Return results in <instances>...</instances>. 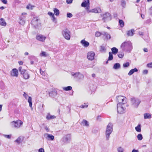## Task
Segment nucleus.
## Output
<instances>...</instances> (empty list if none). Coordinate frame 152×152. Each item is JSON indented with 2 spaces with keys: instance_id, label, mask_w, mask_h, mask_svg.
<instances>
[{
  "instance_id": "4468645a",
  "label": "nucleus",
  "mask_w": 152,
  "mask_h": 152,
  "mask_svg": "<svg viewBox=\"0 0 152 152\" xmlns=\"http://www.w3.org/2000/svg\"><path fill=\"white\" fill-rule=\"evenodd\" d=\"M71 135L70 134H68L65 136L64 137L63 139V141L64 142H68L71 140Z\"/></svg>"
},
{
  "instance_id": "4c0bfd02",
  "label": "nucleus",
  "mask_w": 152,
  "mask_h": 152,
  "mask_svg": "<svg viewBox=\"0 0 152 152\" xmlns=\"http://www.w3.org/2000/svg\"><path fill=\"white\" fill-rule=\"evenodd\" d=\"M124 149L121 147L120 146L117 148L118 152H124Z\"/></svg>"
},
{
  "instance_id": "e433bc0d",
  "label": "nucleus",
  "mask_w": 152,
  "mask_h": 152,
  "mask_svg": "<svg viewBox=\"0 0 152 152\" xmlns=\"http://www.w3.org/2000/svg\"><path fill=\"white\" fill-rule=\"evenodd\" d=\"M40 56H41L46 57L48 55L46 54L45 52L44 51H42L41 53L40 54Z\"/></svg>"
},
{
  "instance_id": "b1692460",
  "label": "nucleus",
  "mask_w": 152,
  "mask_h": 152,
  "mask_svg": "<svg viewBox=\"0 0 152 152\" xmlns=\"http://www.w3.org/2000/svg\"><path fill=\"white\" fill-rule=\"evenodd\" d=\"M81 124L84 126H89V124L88 122L85 120H83L81 122Z\"/></svg>"
},
{
  "instance_id": "393cba45",
  "label": "nucleus",
  "mask_w": 152,
  "mask_h": 152,
  "mask_svg": "<svg viewBox=\"0 0 152 152\" xmlns=\"http://www.w3.org/2000/svg\"><path fill=\"white\" fill-rule=\"evenodd\" d=\"M0 25L2 26H5L6 25V23L4 20L3 18H1L0 19Z\"/></svg>"
},
{
  "instance_id": "052dcab7",
  "label": "nucleus",
  "mask_w": 152,
  "mask_h": 152,
  "mask_svg": "<svg viewBox=\"0 0 152 152\" xmlns=\"http://www.w3.org/2000/svg\"><path fill=\"white\" fill-rule=\"evenodd\" d=\"M148 73V70H145L143 71V73L144 74H147Z\"/></svg>"
},
{
  "instance_id": "f257e3e1",
  "label": "nucleus",
  "mask_w": 152,
  "mask_h": 152,
  "mask_svg": "<svg viewBox=\"0 0 152 152\" xmlns=\"http://www.w3.org/2000/svg\"><path fill=\"white\" fill-rule=\"evenodd\" d=\"M120 48L123 51L130 52L132 49V44L130 41H125L121 44Z\"/></svg>"
},
{
  "instance_id": "09e8293b",
  "label": "nucleus",
  "mask_w": 152,
  "mask_h": 152,
  "mask_svg": "<svg viewBox=\"0 0 152 152\" xmlns=\"http://www.w3.org/2000/svg\"><path fill=\"white\" fill-rule=\"evenodd\" d=\"M26 72H27L26 70L24 69H22V70L20 72L21 74L23 75H24Z\"/></svg>"
},
{
  "instance_id": "ea45409f",
  "label": "nucleus",
  "mask_w": 152,
  "mask_h": 152,
  "mask_svg": "<svg viewBox=\"0 0 152 152\" xmlns=\"http://www.w3.org/2000/svg\"><path fill=\"white\" fill-rule=\"evenodd\" d=\"M102 35V32L101 33L99 31H96V32L95 36L96 37H99Z\"/></svg>"
},
{
  "instance_id": "864d4df0",
  "label": "nucleus",
  "mask_w": 152,
  "mask_h": 152,
  "mask_svg": "<svg viewBox=\"0 0 152 152\" xmlns=\"http://www.w3.org/2000/svg\"><path fill=\"white\" fill-rule=\"evenodd\" d=\"M48 15L52 17L54 15V14L50 12H49L48 13Z\"/></svg>"
},
{
  "instance_id": "a211bd4d",
  "label": "nucleus",
  "mask_w": 152,
  "mask_h": 152,
  "mask_svg": "<svg viewBox=\"0 0 152 152\" xmlns=\"http://www.w3.org/2000/svg\"><path fill=\"white\" fill-rule=\"evenodd\" d=\"M80 43L82 45L85 47H87L89 45V43L87 41H86L84 39L82 40L81 41Z\"/></svg>"
},
{
  "instance_id": "7ed1b4c3",
  "label": "nucleus",
  "mask_w": 152,
  "mask_h": 152,
  "mask_svg": "<svg viewBox=\"0 0 152 152\" xmlns=\"http://www.w3.org/2000/svg\"><path fill=\"white\" fill-rule=\"evenodd\" d=\"M113 131V125L111 123H109L107 125L106 131L105 132V135L106 140H109L110 136Z\"/></svg>"
},
{
  "instance_id": "473e14b6",
  "label": "nucleus",
  "mask_w": 152,
  "mask_h": 152,
  "mask_svg": "<svg viewBox=\"0 0 152 152\" xmlns=\"http://www.w3.org/2000/svg\"><path fill=\"white\" fill-rule=\"evenodd\" d=\"M72 88L71 86H68L66 87H63V89L64 90L66 91H70L72 90Z\"/></svg>"
},
{
  "instance_id": "bf43d9fd",
  "label": "nucleus",
  "mask_w": 152,
  "mask_h": 152,
  "mask_svg": "<svg viewBox=\"0 0 152 152\" xmlns=\"http://www.w3.org/2000/svg\"><path fill=\"white\" fill-rule=\"evenodd\" d=\"M38 152H44V150L42 148H40L39 149Z\"/></svg>"
},
{
  "instance_id": "0eeeda50",
  "label": "nucleus",
  "mask_w": 152,
  "mask_h": 152,
  "mask_svg": "<svg viewBox=\"0 0 152 152\" xmlns=\"http://www.w3.org/2000/svg\"><path fill=\"white\" fill-rule=\"evenodd\" d=\"M123 105L120 103L117 104V111L119 113L122 114L125 112L126 108L123 107Z\"/></svg>"
},
{
  "instance_id": "a19ab883",
  "label": "nucleus",
  "mask_w": 152,
  "mask_h": 152,
  "mask_svg": "<svg viewBox=\"0 0 152 152\" xmlns=\"http://www.w3.org/2000/svg\"><path fill=\"white\" fill-rule=\"evenodd\" d=\"M21 141V137H19L15 140V142H17L18 144L20 143Z\"/></svg>"
},
{
  "instance_id": "7c9ffc66",
  "label": "nucleus",
  "mask_w": 152,
  "mask_h": 152,
  "mask_svg": "<svg viewBox=\"0 0 152 152\" xmlns=\"http://www.w3.org/2000/svg\"><path fill=\"white\" fill-rule=\"evenodd\" d=\"M135 129L137 132H141L140 124H138L137 126L135 127Z\"/></svg>"
},
{
  "instance_id": "4d7b16f0",
  "label": "nucleus",
  "mask_w": 152,
  "mask_h": 152,
  "mask_svg": "<svg viewBox=\"0 0 152 152\" xmlns=\"http://www.w3.org/2000/svg\"><path fill=\"white\" fill-rule=\"evenodd\" d=\"M26 14H27V13H25V12L23 13L22 14V16H21L20 17H22V18H23V19L24 20V19L25 18V16H23V15H26Z\"/></svg>"
},
{
  "instance_id": "2f4dec72",
  "label": "nucleus",
  "mask_w": 152,
  "mask_h": 152,
  "mask_svg": "<svg viewBox=\"0 0 152 152\" xmlns=\"http://www.w3.org/2000/svg\"><path fill=\"white\" fill-rule=\"evenodd\" d=\"M23 78L25 79H28L29 78V75L27 72L23 75Z\"/></svg>"
},
{
  "instance_id": "20e7f679",
  "label": "nucleus",
  "mask_w": 152,
  "mask_h": 152,
  "mask_svg": "<svg viewBox=\"0 0 152 152\" xmlns=\"http://www.w3.org/2000/svg\"><path fill=\"white\" fill-rule=\"evenodd\" d=\"M132 106L134 108H137L141 102V101L138 98H132L131 99Z\"/></svg>"
},
{
  "instance_id": "5701e85b",
  "label": "nucleus",
  "mask_w": 152,
  "mask_h": 152,
  "mask_svg": "<svg viewBox=\"0 0 152 152\" xmlns=\"http://www.w3.org/2000/svg\"><path fill=\"white\" fill-rule=\"evenodd\" d=\"M112 51V53L115 55L118 52V50L115 47H113L111 49Z\"/></svg>"
},
{
  "instance_id": "c85d7f7f",
  "label": "nucleus",
  "mask_w": 152,
  "mask_h": 152,
  "mask_svg": "<svg viewBox=\"0 0 152 152\" xmlns=\"http://www.w3.org/2000/svg\"><path fill=\"white\" fill-rule=\"evenodd\" d=\"M54 14L56 16H58L60 13L59 10L56 8L53 9Z\"/></svg>"
},
{
  "instance_id": "dca6fc26",
  "label": "nucleus",
  "mask_w": 152,
  "mask_h": 152,
  "mask_svg": "<svg viewBox=\"0 0 152 152\" xmlns=\"http://www.w3.org/2000/svg\"><path fill=\"white\" fill-rule=\"evenodd\" d=\"M18 75V71L17 69L15 68L12 69L11 72V75L12 76L17 77Z\"/></svg>"
},
{
  "instance_id": "39448f33",
  "label": "nucleus",
  "mask_w": 152,
  "mask_h": 152,
  "mask_svg": "<svg viewBox=\"0 0 152 152\" xmlns=\"http://www.w3.org/2000/svg\"><path fill=\"white\" fill-rule=\"evenodd\" d=\"M23 124V122L19 120L13 121L11 123V125L12 127L17 129L20 128Z\"/></svg>"
},
{
  "instance_id": "c03bdc74",
  "label": "nucleus",
  "mask_w": 152,
  "mask_h": 152,
  "mask_svg": "<svg viewBox=\"0 0 152 152\" xmlns=\"http://www.w3.org/2000/svg\"><path fill=\"white\" fill-rule=\"evenodd\" d=\"M124 55V54L123 53H119L118 54V57L120 58H123Z\"/></svg>"
},
{
  "instance_id": "bb28decb",
  "label": "nucleus",
  "mask_w": 152,
  "mask_h": 152,
  "mask_svg": "<svg viewBox=\"0 0 152 152\" xmlns=\"http://www.w3.org/2000/svg\"><path fill=\"white\" fill-rule=\"evenodd\" d=\"M144 117L145 119L151 118V114L148 113H145L144 115Z\"/></svg>"
},
{
  "instance_id": "2eb2a0df",
  "label": "nucleus",
  "mask_w": 152,
  "mask_h": 152,
  "mask_svg": "<svg viewBox=\"0 0 152 152\" xmlns=\"http://www.w3.org/2000/svg\"><path fill=\"white\" fill-rule=\"evenodd\" d=\"M89 12H94L95 13H99L101 12V10L99 7L93 9L89 11Z\"/></svg>"
},
{
  "instance_id": "6ab92c4d",
  "label": "nucleus",
  "mask_w": 152,
  "mask_h": 152,
  "mask_svg": "<svg viewBox=\"0 0 152 152\" xmlns=\"http://www.w3.org/2000/svg\"><path fill=\"white\" fill-rule=\"evenodd\" d=\"M102 35L105 36L107 39H110L111 38L110 35L105 31L102 32Z\"/></svg>"
},
{
  "instance_id": "4be33fe9",
  "label": "nucleus",
  "mask_w": 152,
  "mask_h": 152,
  "mask_svg": "<svg viewBox=\"0 0 152 152\" xmlns=\"http://www.w3.org/2000/svg\"><path fill=\"white\" fill-rule=\"evenodd\" d=\"M48 93L49 94V96L52 97L56 95L57 94V92L55 91H52L50 92H49Z\"/></svg>"
},
{
  "instance_id": "603ef678",
  "label": "nucleus",
  "mask_w": 152,
  "mask_h": 152,
  "mask_svg": "<svg viewBox=\"0 0 152 152\" xmlns=\"http://www.w3.org/2000/svg\"><path fill=\"white\" fill-rule=\"evenodd\" d=\"M52 20L53 22L56 23V19L54 16V15L52 17Z\"/></svg>"
},
{
  "instance_id": "a18cd8bd",
  "label": "nucleus",
  "mask_w": 152,
  "mask_h": 152,
  "mask_svg": "<svg viewBox=\"0 0 152 152\" xmlns=\"http://www.w3.org/2000/svg\"><path fill=\"white\" fill-rule=\"evenodd\" d=\"M88 107V104H86L85 103L83 105H82L80 106V107L83 108H87Z\"/></svg>"
},
{
  "instance_id": "72a5a7b5",
  "label": "nucleus",
  "mask_w": 152,
  "mask_h": 152,
  "mask_svg": "<svg viewBox=\"0 0 152 152\" xmlns=\"http://www.w3.org/2000/svg\"><path fill=\"white\" fill-rule=\"evenodd\" d=\"M111 52H109V56L108 61H111L113 60V56Z\"/></svg>"
},
{
  "instance_id": "f704fd0d",
  "label": "nucleus",
  "mask_w": 152,
  "mask_h": 152,
  "mask_svg": "<svg viewBox=\"0 0 152 152\" xmlns=\"http://www.w3.org/2000/svg\"><path fill=\"white\" fill-rule=\"evenodd\" d=\"M119 23L121 27H123L124 26V22L122 20L119 19Z\"/></svg>"
},
{
  "instance_id": "ddd939ff",
  "label": "nucleus",
  "mask_w": 152,
  "mask_h": 152,
  "mask_svg": "<svg viewBox=\"0 0 152 152\" xmlns=\"http://www.w3.org/2000/svg\"><path fill=\"white\" fill-rule=\"evenodd\" d=\"M36 38L37 40L39 41L43 42L45 39L46 37L42 34H40L37 35L36 36Z\"/></svg>"
},
{
  "instance_id": "f03ea898",
  "label": "nucleus",
  "mask_w": 152,
  "mask_h": 152,
  "mask_svg": "<svg viewBox=\"0 0 152 152\" xmlns=\"http://www.w3.org/2000/svg\"><path fill=\"white\" fill-rule=\"evenodd\" d=\"M71 74L72 75V78L75 80L77 81H79L83 79L84 77V75L82 74L79 72L75 73L73 72H71Z\"/></svg>"
},
{
  "instance_id": "5fc2aeb1",
  "label": "nucleus",
  "mask_w": 152,
  "mask_h": 152,
  "mask_svg": "<svg viewBox=\"0 0 152 152\" xmlns=\"http://www.w3.org/2000/svg\"><path fill=\"white\" fill-rule=\"evenodd\" d=\"M1 1L4 4H6L7 3V0H1Z\"/></svg>"
},
{
  "instance_id": "680f3d73",
  "label": "nucleus",
  "mask_w": 152,
  "mask_h": 152,
  "mask_svg": "<svg viewBox=\"0 0 152 152\" xmlns=\"http://www.w3.org/2000/svg\"><path fill=\"white\" fill-rule=\"evenodd\" d=\"M45 129L47 132H48L50 131L49 129L47 126H45Z\"/></svg>"
},
{
  "instance_id": "9d476101",
  "label": "nucleus",
  "mask_w": 152,
  "mask_h": 152,
  "mask_svg": "<svg viewBox=\"0 0 152 152\" xmlns=\"http://www.w3.org/2000/svg\"><path fill=\"white\" fill-rule=\"evenodd\" d=\"M23 96L26 99H27V97H28V102L29 103V106L31 108V109H33L32 107V98L31 96H28V94H26L25 92H24Z\"/></svg>"
},
{
  "instance_id": "e2e57ef3",
  "label": "nucleus",
  "mask_w": 152,
  "mask_h": 152,
  "mask_svg": "<svg viewBox=\"0 0 152 152\" xmlns=\"http://www.w3.org/2000/svg\"><path fill=\"white\" fill-rule=\"evenodd\" d=\"M139 34L140 35L143 36L144 35V33L142 31H139Z\"/></svg>"
},
{
  "instance_id": "69168bd1",
  "label": "nucleus",
  "mask_w": 152,
  "mask_h": 152,
  "mask_svg": "<svg viewBox=\"0 0 152 152\" xmlns=\"http://www.w3.org/2000/svg\"><path fill=\"white\" fill-rule=\"evenodd\" d=\"M22 69H22V67L21 66H20L19 67L18 70L20 72L22 70Z\"/></svg>"
},
{
  "instance_id": "9b49d317",
  "label": "nucleus",
  "mask_w": 152,
  "mask_h": 152,
  "mask_svg": "<svg viewBox=\"0 0 152 152\" xmlns=\"http://www.w3.org/2000/svg\"><path fill=\"white\" fill-rule=\"evenodd\" d=\"M95 55V53L94 52H89L87 53V58L89 60L92 61L94 59Z\"/></svg>"
},
{
  "instance_id": "6e6d98bb",
  "label": "nucleus",
  "mask_w": 152,
  "mask_h": 152,
  "mask_svg": "<svg viewBox=\"0 0 152 152\" xmlns=\"http://www.w3.org/2000/svg\"><path fill=\"white\" fill-rule=\"evenodd\" d=\"M73 0H66V3L68 4H71L72 3Z\"/></svg>"
},
{
  "instance_id": "a878e982",
  "label": "nucleus",
  "mask_w": 152,
  "mask_h": 152,
  "mask_svg": "<svg viewBox=\"0 0 152 152\" xmlns=\"http://www.w3.org/2000/svg\"><path fill=\"white\" fill-rule=\"evenodd\" d=\"M20 21L19 23L22 25H23L25 23V20L23 19V18L22 17H20L19 18Z\"/></svg>"
},
{
  "instance_id": "f8f14e48",
  "label": "nucleus",
  "mask_w": 152,
  "mask_h": 152,
  "mask_svg": "<svg viewBox=\"0 0 152 152\" xmlns=\"http://www.w3.org/2000/svg\"><path fill=\"white\" fill-rule=\"evenodd\" d=\"M44 137L46 139L48 140H54V137L52 134L45 133L44 134Z\"/></svg>"
},
{
  "instance_id": "49530a36",
  "label": "nucleus",
  "mask_w": 152,
  "mask_h": 152,
  "mask_svg": "<svg viewBox=\"0 0 152 152\" xmlns=\"http://www.w3.org/2000/svg\"><path fill=\"white\" fill-rule=\"evenodd\" d=\"M4 136L7 138L8 139H10L11 137V135H6V134H4Z\"/></svg>"
},
{
  "instance_id": "423d86ee",
  "label": "nucleus",
  "mask_w": 152,
  "mask_h": 152,
  "mask_svg": "<svg viewBox=\"0 0 152 152\" xmlns=\"http://www.w3.org/2000/svg\"><path fill=\"white\" fill-rule=\"evenodd\" d=\"M70 31L67 29L63 31H62V34L63 37L66 39L67 40H69L70 39Z\"/></svg>"
},
{
  "instance_id": "de8ad7c7",
  "label": "nucleus",
  "mask_w": 152,
  "mask_h": 152,
  "mask_svg": "<svg viewBox=\"0 0 152 152\" xmlns=\"http://www.w3.org/2000/svg\"><path fill=\"white\" fill-rule=\"evenodd\" d=\"M66 16L68 18H71L72 16V15L70 13H68L67 14Z\"/></svg>"
},
{
  "instance_id": "58836bf2",
  "label": "nucleus",
  "mask_w": 152,
  "mask_h": 152,
  "mask_svg": "<svg viewBox=\"0 0 152 152\" xmlns=\"http://www.w3.org/2000/svg\"><path fill=\"white\" fill-rule=\"evenodd\" d=\"M130 64L129 62H127L123 64V66L124 68H126L129 66Z\"/></svg>"
},
{
  "instance_id": "1a4fd4ad",
  "label": "nucleus",
  "mask_w": 152,
  "mask_h": 152,
  "mask_svg": "<svg viewBox=\"0 0 152 152\" xmlns=\"http://www.w3.org/2000/svg\"><path fill=\"white\" fill-rule=\"evenodd\" d=\"M111 18V15L109 13L107 12L103 15V20H104V22L110 20Z\"/></svg>"
},
{
  "instance_id": "aec40b11",
  "label": "nucleus",
  "mask_w": 152,
  "mask_h": 152,
  "mask_svg": "<svg viewBox=\"0 0 152 152\" xmlns=\"http://www.w3.org/2000/svg\"><path fill=\"white\" fill-rule=\"evenodd\" d=\"M138 71V69L136 68H135L134 69H131L128 73V75L129 76H131L132 75L134 72H137Z\"/></svg>"
},
{
  "instance_id": "13d9d810",
  "label": "nucleus",
  "mask_w": 152,
  "mask_h": 152,
  "mask_svg": "<svg viewBox=\"0 0 152 152\" xmlns=\"http://www.w3.org/2000/svg\"><path fill=\"white\" fill-rule=\"evenodd\" d=\"M147 66L149 67L152 68V62L147 64Z\"/></svg>"
},
{
  "instance_id": "f3484780",
  "label": "nucleus",
  "mask_w": 152,
  "mask_h": 152,
  "mask_svg": "<svg viewBox=\"0 0 152 152\" xmlns=\"http://www.w3.org/2000/svg\"><path fill=\"white\" fill-rule=\"evenodd\" d=\"M90 3L89 0H84L81 4V6L83 7H86L89 5Z\"/></svg>"
},
{
  "instance_id": "37998d69",
  "label": "nucleus",
  "mask_w": 152,
  "mask_h": 152,
  "mask_svg": "<svg viewBox=\"0 0 152 152\" xmlns=\"http://www.w3.org/2000/svg\"><path fill=\"white\" fill-rule=\"evenodd\" d=\"M106 49L105 47L103 46H101L100 47V51L101 52H104L105 51Z\"/></svg>"
},
{
  "instance_id": "cd10ccee",
  "label": "nucleus",
  "mask_w": 152,
  "mask_h": 152,
  "mask_svg": "<svg viewBox=\"0 0 152 152\" xmlns=\"http://www.w3.org/2000/svg\"><path fill=\"white\" fill-rule=\"evenodd\" d=\"M120 67V64L118 63L115 64L113 66V68L115 69H118Z\"/></svg>"
},
{
  "instance_id": "0e129e2a",
  "label": "nucleus",
  "mask_w": 152,
  "mask_h": 152,
  "mask_svg": "<svg viewBox=\"0 0 152 152\" xmlns=\"http://www.w3.org/2000/svg\"><path fill=\"white\" fill-rule=\"evenodd\" d=\"M143 51L145 52H148V49L147 48H145L143 49Z\"/></svg>"
},
{
  "instance_id": "412c9836",
  "label": "nucleus",
  "mask_w": 152,
  "mask_h": 152,
  "mask_svg": "<svg viewBox=\"0 0 152 152\" xmlns=\"http://www.w3.org/2000/svg\"><path fill=\"white\" fill-rule=\"evenodd\" d=\"M134 29H132L129 30L127 32V35L128 36H132L134 34Z\"/></svg>"
},
{
  "instance_id": "c756f323",
  "label": "nucleus",
  "mask_w": 152,
  "mask_h": 152,
  "mask_svg": "<svg viewBox=\"0 0 152 152\" xmlns=\"http://www.w3.org/2000/svg\"><path fill=\"white\" fill-rule=\"evenodd\" d=\"M56 117L54 115H48L46 116V118L47 119L49 120L51 119L55 118Z\"/></svg>"
},
{
  "instance_id": "338daca9",
  "label": "nucleus",
  "mask_w": 152,
  "mask_h": 152,
  "mask_svg": "<svg viewBox=\"0 0 152 152\" xmlns=\"http://www.w3.org/2000/svg\"><path fill=\"white\" fill-rule=\"evenodd\" d=\"M132 152H139L138 150L134 149L132 151Z\"/></svg>"
},
{
  "instance_id": "6e6552de",
  "label": "nucleus",
  "mask_w": 152,
  "mask_h": 152,
  "mask_svg": "<svg viewBox=\"0 0 152 152\" xmlns=\"http://www.w3.org/2000/svg\"><path fill=\"white\" fill-rule=\"evenodd\" d=\"M117 99L118 101V103L124 104L126 103V98L124 96H118L117 97Z\"/></svg>"
},
{
  "instance_id": "c9c22d12",
  "label": "nucleus",
  "mask_w": 152,
  "mask_h": 152,
  "mask_svg": "<svg viewBox=\"0 0 152 152\" xmlns=\"http://www.w3.org/2000/svg\"><path fill=\"white\" fill-rule=\"evenodd\" d=\"M137 137L138 140H141L143 138L142 135L140 134H138L137 135Z\"/></svg>"
},
{
  "instance_id": "79ce46f5",
  "label": "nucleus",
  "mask_w": 152,
  "mask_h": 152,
  "mask_svg": "<svg viewBox=\"0 0 152 152\" xmlns=\"http://www.w3.org/2000/svg\"><path fill=\"white\" fill-rule=\"evenodd\" d=\"M126 2L124 0H122L121 1V5L123 7H124L125 6Z\"/></svg>"
},
{
  "instance_id": "3c124183",
  "label": "nucleus",
  "mask_w": 152,
  "mask_h": 152,
  "mask_svg": "<svg viewBox=\"0 0 152 152\" xmlns=\"http://www.w3.org/2000/svg\"><path fill=\"white\" fill-rule=\"evenodd\" d=\"M40 72L41 74L42 75V76H45V73L44 72L42 71L41 69H40Z\"/></svg>"
},
{
  "instance_id": "8fccbe9b",
  "label": "nucleus",
  "mask_w": 152,
  "mask_h": 152,
  "mask_svg": "<svg viewBox=\"0 0 152 152\" xmlns=\"http://www.w3.org/2000/svg\"><path fill=\"white\" fill-rule=\"evenodd\" d=\"M33 7L30 4H29L26 7V8L28 9H32Z\"/></svg>"
},
{
  "instance_id": "774afa93",
  "label": "nucleus",
  "mask_w": 152,
  "mask_h": 152,
  "mask_svg": "<svg viewBox=\"0 0 152 152\" xmlns=\"http://www.w3.org/2000/svg\"><path fill=\"white\" fill-rule=\"evenodd\" d=\"M38 20V19H36V20L35 21H32V23H36L37 21Z\"/></svg>"
}]
</instances>
